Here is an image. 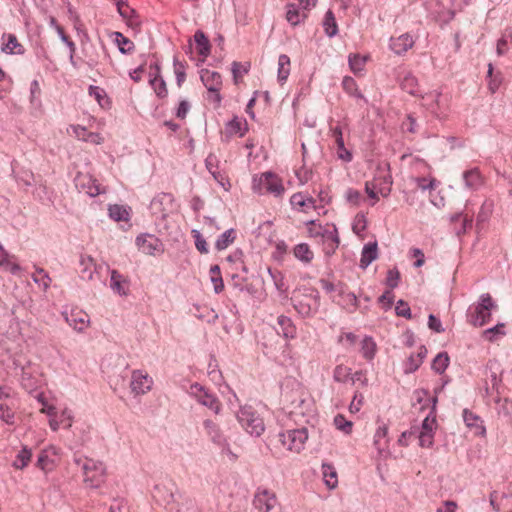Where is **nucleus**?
<instances>
[{
	"instance_id": "obj_1",
	"label": "nucleus",
	"mask_w": 512,
	"mask_h": 512,
	"mask_svg": "<svg viewBox=\"0 0 512 512\" xmlns=\"http://www.w3.org/2000/svg\"><path fill=\"white\" fill-rule=\"evenodd\" d=\"M498 305L489 293L480 295L478 302L469 307L467 317L470 324L475 327H482L491 320L492 311L496 310Z\"/></svg>"
},
{
	"instance_id": "obj_2",
	"label": "nucleus",
	"mask_w": 512,
	"mask_h": 512,
	"mask_svg": "<svg viewBox=\"0 0 512 512\" xmlns=\"http://www.w3.org/2000/svg\"><path fill=\"white\" fill-rule=\"evenodd\" d=\"M151 214L155 217V221H168L171 219L176 222L174 216H177V205L174 198L169 193H161L153 198L150 203Z\"/></svg>"
},
{
	"instance_id": "obj_3",
	"label": "nucleus",
	"mask_w": 512,
	"mask_h": 512,
	"mask_svg": "<svg viewBox=\"0 0 512 512\" xmlns=\"http://www.w3.org/2000/svg\"><path fill=\"white\" fill-rule=\"evenodd\" d=\"M74 462L81 466L84 475V482L91 488H98L104 482L105 465L90 458H75Z\"/></svg>"
},
{
	"instance_id": "obj_4",
	"label": "nucleus",
	"mask_w": 512,
	"mask_h": 512,
	"mask_svg": "<svg viewBox=\"0 0 512 512\" xmlns=\"http://www.w3.org/2000/svg\"><path fill=\"white\" fill-rule=\"evenodd\" d=\"M293 385H296V388L288 389V385L283 388L281 399L286 405L289 414L304 415L308 405L306 393L298 383L293 382Z\"/></svg>"
},
{
	"instance_id": "obj_5",
	"label": "nucleus",
	"mask_w": 512,
	"mask_h": 512,
	"mask_svg": "<svg viewBox=\"0 0 512 512\" xmlns=\"http://www.w3.org/2000/svg\"><path fill=\"white\" fill-rule=\"evenodd\" d=\"M252 189L259 195L272 194L275 197L281 196L284 192L281 180L272 172H264L259 176H254Z\"/></svg>"
},
{
	"instance_id": "obj_6",
	"label": "nucleus",
	"mask_w": 512,
	"mask_h": 512,
	"mask_svg": "<svg viewBox=\"0 0 512 512\" xmlns=\"http://www.w3.org/2000/svg\"><path fill=\"white\" fill-rule=\"evenodd\" d=\"M309 236L315 238L318 243L323 245V252L326 256H332L340 244L337 226L333 230H326L323 226H308Z\"/></svg>"
},
{
	"instance_id": "obj_7",
	"label": "nucleus",
	"mask_w": 512,
	"mask_h": 512,
	"mask_svg": "<svg viewBox=\"0 0 512 512\" xmlns=\"http://www.w3.org/2000/svg\"><path fill=\"white\" fill-rule=\"evenodd\" d=\"M307 293L292 297V304L295 310L303 318L312 317L319 309L320 295L316 289H308Z\"/></svg>"
},
{
	"instance_id": "obj_8",
	"label": "nucleus",
	"mask_w": 512,
	"mask_h": 512,
	"mask_svg": "<svg viewBox=\"0 0 512 512\" xmlns=\"http://www.w3.org/2000/svg\"><path fill=\"white\" fill-rule=\"evenodd\" d=\"M449 99L438 91H432L422 96V106L434 117L444 119L448 115Z\"/></svg>"
},
{
	"instance_id": "obj_9",
	"label": "nucleus",
	"mask_w": 512,
	"mask_h": 512,
	"mask_svg": "<svg viewBox=\"0 0 512 512\" xmlns=\"http://www.w3.org/2000/svg\"><path fill=\"white\" fill-rule=\"evenodd\" d=\"M241 426L252 436L259 437L265 430L263 419L252 407L241 408L237 413Z\"/></svg>"
},
{
	"instance_id": "obj_10",
	"label": "nucleus",
	"mask_w": 512,
	"mask_h": 512,
	"mask_svg": "<svg viewBox=\"0 0 512 512\" xmlns=\"http://www.w3.org/2000/svg\"><path fill=\"white\" fill-rule=\"evenodd\" d=\"M278 441L290 451L300 452L308 439L306 428L291 429L277 434Z\"/></svg>"
},
{
	"instance_id": "obj_11",
	"label": "nucleus",
	"mask_w": 512,
	"mask_h": 512,
	"mask_svg": "<svg viewBox=\"0 0 512 512\" xmlns=\"http://www.w3.org/2000/svg\"><path fill=\"white\" fill-rule=\"evenodd\" d=\"M200 79L208 91L212 93L210 99L215 103L220 104L222 99L219 94L222 87L221 75L218 72L203 69L200 72Z\"/></svg>"
},
{
	"instance_id": "obj_12",
	"label": "nucleus",
	"mask_w": 512,
	"mask_h": 512,
	"mask_svg": "<svg viewBox=\"0 0 512 512\" xmlns=\"http://www.w3.org/2000/svg\"><path fill=\"white\" fill-rule=\"evenodd\" d=\"M74 182L79 192L85 193L90 197H95L105 192V189L89 174L78 173Z\"/></svg>"
},
{
	"instance_id": "obj_13",
	"label": "nucleus",
	"mask_w": 512,
	"mask_h": 512,
	"mask_svg": "<svg viewBox=\"0 0 512 512\" xmlns=\"http://www.w3.org/2000/svg\"><path fill=\"white\" fill-rule=\"evenodd\" d=\"M135 243L138 249L147 255H156L164 251L162 242L153 234L142 233L136 237Z\"/></svg>"
},
{
	"instance_id": "obj_14",
	"label": "nucleus",
	"mask_w": 512,
	"mask_h": 512,
	"mask_svg": "<svg viewBox=\"0 0 512 512\" xmlns=\"http://www.w3.org/2000/svg\"><path fill=\"white\" fill-rule=\"evenodd\" d=\"M191 393L196 397L197 401L203 406L208 407L215 413L220 410V402L216 396L209 393L208 390L199 383H194L190 387Z\"/></svg>"
},
{
	"instance_id": "obj_15",
	"label": "nucleus",
	"mask_w": 512,
	"mask_h": 512,
	"mask_svg": "<svg viewBox=\"0 0 512 512\" xmlns=\"http://www.w3.org/2000/svg\"><path fill=\"white\" fill-rule=\"evenodd\" d=\"M174 486L175 485L172 482L168 483V485L157 484L154 486V499L158 503L164 504L168 510L173 504H178V502L175 501V494L173 491Z\"/></svg>"
},
{
	"instance_id": "obj_16",
	"label": "nucleus",
	"mask_w": 512,
	"mask_h": 512,
	"mask_svg": "<svg viewBox=\"0 0 512 512\" xmlns=\"http://www.w3.org/2000/svg\"><path fill=\"white\" fill-rule=\"evenodd\" d=\"M276 503V497L268 490L258 492L253 499L254 507L259 512H269Z\"/></svg>"
},
{
	"instance_id": "obj_17",
	"label": "nucleus",
	"mask_w": 512,
	"mask_h": 512,
	"mask_svg": "<svg viewBox=\"0 0 512 512\" xmlns=\"http://www.w3.org/2000/svg\"><path fill=\"white\" fill-rule=\"evenodd\" d=\"M59 449L55 446H50L40 451L37 458V467L43 471H50L55 465V460L51 456H58Z\"/></svg>"
},
{
	"instance_id": "obj_18",
	"label": "nucleus",
	"mask_w": 512,
	"mask_h": 512,
	"mask_svg": "<svg viewBox=\"0 0 512 512\" xmlns=\"http://www.w3.org/2000/svg\"><path fill=\"white\" fill-rule=\"evenodd\" d=\"M132 209L126 204H110L108 214L114 222H128L131 219Z\"/></svg>"
},
{
	"instance_id": "obj_19",
	"label": "nucleus",
	"mask_w": 512,
	"mask_h": 512,
	"mask_svg": "<svg viewBox=\"0 0 512 512\" xmlns=\"http://www.w3.org/2000/svg\"><path fill=\"white\" fill-rule=\"evenodd\" d=\"M151 379L147 374H142L141 371H133L131 380V389L136 394H144L151 388Z\"/></svg>"
},
{
	"instance_id": "obj_20",
	"label": "nucleus",
	"mask_w": 512,
	"mask_h": 512,
	"mask_svg": "<svg viewBox=\"0 0 512 512\" xmlns=\"http://www.w3.org/2000/svg\"><path fill=\"white\" fill-rule=\"evenodd\" d=\"M110 288L120 296H127L129 292V280L117 270H112L110 275Z\"/></svg>"
},
{
	"instance_id": "obj_21",
	"label": "nucleus",
	"mask_w": 512,
	"mask_h": 512,
	"mask_svg": "<svg viewBox=\"0 0 512 512\" xmlns=\"http://www.w3.org/2000/svg\"><path fill=\"white\" fill-rule=\"evenodd\" d=\"M414 44V40L411 35L409 34H402L398 37H391L390 39V48L391 50L401 55L408 51Z\"/></svg>"
},
{
	"instance_id": "obj_22",
	"label": "nucleus",
	"mask_w": 512,
	"mask_h": 512,
	"mask_svg": "<svg viewBox=\"0 0 512 512\" xmlns=\"http://www.w3.org/2000/svg\"><path fill=\"white\" fill-rule=\"evenodd\" d=\"M378 257V244L376 241L369 242L364 245L362 252L359 267L361 269H366L374 260Z\"/></svg>"
},
{
	"instance_id": "obj_23",
	"label": "nucleus",
	"mask_w": 512,
	"mask_h": 512,
	"mask_svg": "<svg viewBox=\"0 0 512 512\" xmlns=\"http://www.w3.org/2000/svg\"><path fill=\"white\" fill-rule=\"evenodd\" d=\"M277 325V333L285 339H292L296 336V326L289 317L280 315L277 319Z\"/></svg>"
},
{
	"instance_id": "obj_24",
	"label": "nucleus",
	"mask_w": 512,
	"mask_h": 512,
	"mask_svg": "<svg viewBox=\"0 0 512 512\" xmlns=\"http://www.w3.org/2000/svg\"><path fill=\"white\" fill-rule=\"evenodd\" d=\"M464 185L469 190H477L483 184V177L478 168H472L463 172Z\"/></svg>"
},
{
	"instance_id": "obj_25",
	"label": "nucleus",
	"mask_w": 512,
	"mask_h": 512,
	"mask_svg": "<svg viewBox=\"0 0 512 512\" xmlns=\"http://www.w3.org/2000/svg\"><path fill=\"white\" fill-rule=\"evenodd\" d=\"M332 136L334 137L337 145L338 157L345 162H350L352 160V154L345 148L342 130L339 126L332 129Z\"/></svg>"
},
{
	"instance_id": "obj_26",
	"label": "nucleus",
	"mask_w": 512,
	"mask_h": 512,
	"mask_svg": "<svg viewBox=\"0 0 512 512\" xmlns=\"http://www.w3.org/2000/svg\"><path fill=\"white\" fill-rule=\"evenodd\" d=\"M117 11L120 14V16L123 19H126L129 21V24L131 26H138L139 21L137 20L138 16L136 14V11L132 9L128 3L124 0H118L116 2Z\"/></svg>"
},
{
	"instance_id": "obj_27",
	"label": "nucleus",
	"mask_w": 512,
	"mask_h": 512,
	"mask_svg": "<svg viewBox=\"0 0 512 512\" xmlns=\"http://www.w3.org/2000/svg\"><path fill=\"white\" fill-rule=\"evenodd\" d=\"M427 355V349L424 345L419 347L418 353L416 355L411 354L407 360L405 365V373H413L415 372L422 364L424 358Z\"/></svg>"
},
{
	"instance_id": "obj_28",
	"label": "nucleus",
	"mask_w": 512,
	"mask_h": 512,
	"mask_svg": "<svg viewBox=\"0 0 512 512\" xmlns=\"http://www.w3.org/2000/svg\"><path fill=\"white\" fill-rule=\"evenodd\" d=\"M94 266V259L91 256L81 255L79 259V276L83 280H91Z\"/></svg>"
},
{
	"instance_id": "obj_29",
	"label": "nucleus",
	"mask_w": 512,
	"mask_h": 512,
	"mask_svg": "<svg viewBox=\"0 0 512 512\" xmlns=\"http://www.w3.org/2000/svg\"><path fill=\"white\" fill-rule=\"evenodd\" d=\"M429 401L431 402V411L422 421L420 432L434 433L433 429L436 426V405L438 398L437 396H434L430 398Z\"/></svg>"
},
{
	"instance_id": "obj_30",
	"label": "nucleus",
	"mask_w": 512,
	"mask_h": 512,
	"mask_svg": "<svg viewBox=\"0 0 512 512\" xmlns=\"http://www.w3.org/2000/svg\"><path fill=\"white\" fill-rule=\"evenodd\" d=\"M294 257L304 265H308L314 258V253L307 243H299L293 248Z\"/></svg>"
},
{
	"instance_id": "obj_31",
	"label": "nucleus",
	"mask_w": 512,
	"mask_h": 512,
	"mask_svg": "<svg viewBox=\"0 0 512 512\" xmlns=\"http://www.w3.org/2000/svg\"><path fill=\"white\" fill-rule=\"evenodd\" d=\"M306 17H307V14H306L305 10L301 9V7L299 5H296V4L287 5L286 19L291 25H293V26L298 25Z\"/></svg>"
},
{
	"instance_id": "obj_32",
	"label": "nucleus",
	"mask_w": 512,
	"mask_h": 512,
	"mask_svg": "<svg viewBox=\"0 0 512 512\" xmlns=\"http://www.w3.org/2000/svg\"><path fill=\"white\" fill-rule=\"evenodd\" d=\"M150 84L158 97L164 98L167 96L168 91L166 88V83L164 79L160 76V68L157 64H155V74L150 79Z\"/></svg>"
},
{
	"instance_id": "obj_33",
	"label": "nucleus",
	"mask_w": 512,
	"mask_h": 512,
	"mask_svg": "<svg viewBox=\"0 0 512 512\" xmlns=\"http://www.w3.org/2000/svg\"><path fill=\"white\" fill-rule=\"evenodd\" d=\"M169 512H202L196 501L190 497H184L181 503L173 504Z\"/></svg>"
},
{
	"instance_id": "obj_34",
	"label": "nucleus",
	"mask_w": 512,
	"mask_h": 512,
	"mask_svg": "<svg viewBox=\"0 0 512 512\" xmlns=\"http://www.w3.org/2000/svg\"><path fill=\"white\" fill-rule=\"evenodd\" d=\"M291 205L301 211L314 208V200L302 193H295L290 198Z\"/></svg>"
},
{
	"instance_id": "obj_35",
	"label": "nucleus",
	"mask_w": 512,
	"mask_h": 512,
	"mask_svg": "<svg viewBox=\"0 0 512 512\" xmlns=\"http://www.w3.org/2000/svg\"><path fill=\"white\" fill-rule=\"evenodd\" d=\"M237 232L234 228H230L219 235L215 242V248L218 251L228 248L236 239Z\"/></svg>"
},
{
	"instance_id": "obj_36",
	"label": "nucleus",
	"mask_w": 512,
	"mask_h": 512,
	"mask_svg": "<svg viewBox=\"0 0 512 512\" xmlns=\"http://www.w3.org/2000/svg\"><path fill=\"white\" fill-rule=\"evenodd\" d=\"M449 355L443 351L438 353L432 361L431 369L437 374H443L449 365Z\"/></svg>"
},
{
	"instance_id": "obj_37",
	"label": "nucleus",
	"mask_w": 512,
	"mask_h": 512,
	"mask_svg": "<svg viewBox=\"0 0 512 512\" xmlns=\"http://www.w3.org/2000/svg\"><path fill=\"white\" fill-rule=\"evenodd\" d=\"M66 321L76 331H82L89 322L88 316L86 314H82L81 312H72L69 316H66Z\"/></svg>"
},
{
	"instance_id": "obj_38",
	"label": "nucleus",
	"mask_w": 512,
	"mask_h": 512,
	"mask_svg": "<svg viewBox=\"0 0 512 512\" xmlns=\"http://www.w3.org/2000/svg\"><path fill=\"white\" fill-rule=\"evenodd\" d=\"M218 163H219V160H218L217 156L212 153H210L205 160L206 168L211 173V175L214 177V179L217 182H219L221 185H224L222 182L224 180V177L218 171Z\"/></svg>"
},
{
	"instance_id": "obj_39",
	"label": "nucleus",
	"mask_w": 512,
	"mask_h": 512,
	"mask_svg": "<svg viewBox=\"0 0 512 512\" xmlns=\"http://www.w3.org/2000/svg\"><path fill=\"white\" fill-rule=\"evenodd\" d=\"M194 40L197 45L198 53L203 57H207L210 53V43L204 32L197 30L194 34Z\"/></svg>"
},
{
	"instance_id": "obj_40",
	"label": "nucleus",
	"mask_w": 512,
	"mask_h": 512,
	"mask_svg": "<svg viewBox=\"0 0 512 512\" xmlns=\"http://www.w3.org/2000/svg\"><path fill=\"white\" fill-rule=\"evenodd\" d=\"M2 51L9 54H23V46L18 42L14 34L7 35V42L3 43Z\"/></svg>"
},
{
	"instance_id": "obj_41",
	"label": "nucleus",
	"mask_w": 512,
	"mask_h": 512,
	"mask_svg": "<svg viewBox=\"0 0 512 512\" xmlns=\"http://www.w3.org/2000/svg\"><path fill=\"white\" fill-rule=\"evenodd\" d=\"M342 86L346 93H348L349 95H351L357 99L363 100L365 103H367L366 98L358 90L357 84L352 77H349V76L344 77L343 81H342Z\"/></svg>"
},
{
	"instance_id": "obj_42",
	"label": "nucleus",
	"mask_w": 512,
	"mask_h": 512,
	"mask_svg": "<svg viewBox=\"0 0 512 512\" xmlns=\"http://www.w3.org/2000/svg\"><path fill=\"white\" fill-rule=\"evenodd\" d=\"M290 74V58L286 54H281L278 58V81L283 83Z\"/></svg>"
},
{
	"instance_id": "obj_43",
	"label": "nucleus",
	"mask_w": 512,
	"mask_h": 512,
	"mask_svg": "<svg viewBox=\"0 0 512 512\" xmlns=\"http://www.w3.org/2000/svg\"><path fill=\"white\" fill-rule=\"evenodd\" d=\"M324 30L327 36L333 37L338 32L337 23L335 20V16L331 10H328L325 14L323 21Z\"/></svg>"
},
{
	"instance_id": "obj_44",
	"label": "nucleus",
	"mask_w": 512,
	"mask_h": 512,
	"mask_svg": "<svg viewBox=\"0 0 512 512\" xmlns=\"http://www.w3.org/2000/svg\"><path fill=\"white\" fill-rule=\"evenodd\" d=\"M322 473L325 478V483L329 488H334L337 485V472L331 464H322Z\"/></svg>"
},
{
	"instance_id": "obj_45",
	"label": "nucleus",
	"mask_w": 512,
	"mask_h": 512,
	"mask_svg": "<svg viewBox=\"0 0 512 512\" xmlns=\"http://www.w3.org/2000/svg\"><path fill=\"white\" fill-rule=\"evenodd\" d=\"M0 267L5 269L6 271L11 272L12 274H16L20 271V266L15 263H11L9 260L8 252L3 248L0 244Z\"/></svg>"
},
{
	"instance_id": "obj_46",
	"label": "nucleus",
	"mask_w": 512,
	"mask_h": 512,
	"mask_svg": "<svg viewBox=\"0 0 512 512\" xmlns=\"http://www.w3.org/2000/svg\"><path fill=\"white\" fill-rule=\"evenodd\" d=\"M463 420L467 427L480 428L482 433L485 432V428L481 425L482 420L480 419V417L471 412L469 409L463 410Z\"/></svg>"
},
{
	"instance_id": "obj_47",
	"label": "nucleus",
	"mask_w": 512,
	"mask_h": 512,
	"mask_svg": "<svg viewBox=\"0 0 512 512\" xmlns=\"http://www.w3.org/2000/svg\"><path fill=\"white\" fill-rule=\"evenodd\" d=\"M115 42L122 54L131 53L134 50V43L120 32H115Z\"/></svg>"
},
{
	"instance_id": "obj_48",
	"label": "nucleus",
	"mask_w": 512,
	"mask_h": 512,
	"mask_svg": "<svg viewBox=\"0 0 512 512\" xmlns=\"http://www.w3.org/2000/svg\"><path fill=\"white\" fill-rule=\"evenodd\" d=\"M32 457L31 449L24 446L17 454L16 459L13 463L14 467L17 469H23L26 467Z\"/></svg>"
},
{
	"instance_id": "obj_49",
	"label": "nucleus",
	"mask_w": 512,
	"mask_h": 512,
	"mask_svg": "<svg viewBox=\"0 0 512 512\" xmlns=\"http://www.w3.org/2000/svg\"><path fill=\"white\" fill-rule=\"evenodd\" d=\"M498 404V413L502 415L507 422L512 424V400L505 398L503 402L500 399L496 400Z\"/></svg>"
},
{
	"instance_id": "obj_50",
	"label": "nucleus",
	"mask_w": 512,
	"mask_h": 512,
	"mask_svg": "<svg viewBox=\"0 0 512 512\" xmlns=\"http://www.w3.org/2000/svg\"><path fill=\"white\" fill-rule=\"evenodd\" d=\"M191 234H192V237L194 239V244H195L196 249L201 254H208L209 253V247H208V244L206 242V239H205L204 235L199 230H197V229H193L191 231Z\"/></svg>"
},
{
	"instance_id": "obj_51",
	"label": "nucleus",
	"mask_w": 512,
	"mask_h": 512,
	"mask_svg": "<svg viewBox=\"0 0 512 512\" xmlns=\"http://www.w3.org/2000/svg\"><path fill=\"white\" fill-rule=\"evenodd\" d=\"M361 351L365 359L371 360L374 358L376 353V343L373 341L371 337L366 336L362 340Z\"/></svg>"
},
{
	"instance_id": "obj_52",
	"label": "nucleus",
	"mask_w": 512,
	"mask_h": 512,
	"mask_svg": "<svg viewBox=\"0 0 512 512\" xmlns=\"http://www.w3.org/2000/svg\"><path fill=\"white\" fill-rule=\"evenodd\" d=\"M174 74L176 76V83L181 87L186 79V63L179 61L176 57L173 60Z\"/></svg>"
},
{
	"instance_id": "obj_53",
	"label": "nucleus",
	"mask_w": 512,
	"mask_h": 512,
	"mask_svg": "<svg viewBox=\"0 0 512 512\" xmlns=\"http://www.w3.org/2000/svg\"><path fill=\"white\" fill-rule=\"evenodd\" d=\"M512 38V30L506 29L501 38L497 41L496 53L498 56H503L508 51V40Z\"/></svg>"
},
{
	"instance_id": "obj_54",
	"label": "nucleus",
	"mask_w": 512,
	"mask_h": 512,
	"mask_svg": "<svg viewBox=\"0 0 512 512\" xmlns=\"http://www.w3.org/2000/svg\"><path fill=\"white\" fill-rule=\"evenodd\" d=\"M0 419L8 425L15 423V413L7 403H0Z\"/></svg>"
},
{
	"instance_id": "obj_55",
	"label": "nucleus",
	"mask_w": 512,
	"mask_h": 512,
	"mask_svg": "<svg viewBox=\"0 0 512 512\" xmlns=\"http://www.w3.org/2000/svg\"><path fill=\"white\" fill-rule=\"evenodd\" d=\"M13 173H15L16 180L19 182V184L29 187L32 186L34 182V175L29 170H20L19 172H16L13 168Z\"/></svg>"
},
{
	"instance_id": "obj_56",
	"label": "nucleus",
	"mask_w": 512,
	"mask_h": 512,
	"mask_svg": "<svg viewBox=\"0 0 512 512\" xmlns=\"http://www.w3.org/2000/svg\"><path fill=\"white\" fill-rule=\"evenodd\" d=\"M334 425L335 427L344 432L345 434H350L352 431L353 423L345 418L342 414H337L334 417Z\"/></svg>"
},
{
	"instance_id": "obj_57",
	"label": "nucleus",
	"mask_w": 512,
	"mask_h": 512,
	"mask_svg": "<svg viewBox=\"0 0 512 512\" xmlns=\"http://www.w3.org/2000/svg\"><path fill=\"white\" fill-rule=\"evenodd\" d=\"M365 62L366 57L360 56L358 54H353L349 56V66L355 74L363 71Z\"/></svg>"
},
{
	"instance_id": "obj_58",
	"label": "nucleus",
	"mask_w": 512,
	"mask_h": 512,
	"mask_svg": "<svg viewBox=\"0 0 512 512\" xmlns=\"http://www.w3.org/2000/svg\"><path fill=\"white\" fill-rule=\"evenodd\" d=\"M493 202L491 200H486L481 208H480V211L478 213V223H484V222H487L489 220V217L493 211Z\"/></svg>"
},
{
	"instance_id": "obj_59",
	"label": "nucleus",
	"mask_w": 512,
	"mask_h": 512,
	"mask_svg": "<svg viewBox=\"0 0 512 512\" xmlns=\"http://www.w3.org/2000/svg\"><path fill=\"white\" fill-rule=\"evenodd\" d=\"M376 179L378 180V188H377L378 194L382 195L383 197H387L391 191V188H390V186L392 184L391 176L385 175L382 178H376Z\"/></svg>"
},
{
	"instance_id": "obj_60",
	"label": "nucleus",
	"mask_w": 512,
	"mask_h": 512,
	"mask_svg": "<svg viewBox=\"0 0 512 512\" xmlns=\"http://www.w3.org/2000/svg\"><path fill=\"white\" fill-rule=\"evenodd\" d=\"M487 76L489 78V90L491 93H495L500 87L502 78L500 74L493 76V65L491 63L488 65Z\"/></svg>"
},
{
	"instance_id": "obj_61",
	"label": "nucleus",
	"mask_w": 512,
	"mask_h": 512,
	"mask_svg": "<svg viewBox=\"0 0 512 512\" xmlns=\"http://www.w3.org/2000/svg\"><path fill=\"white\" fill-rule=\"evenodd\" d=\"M399 281H400V272H399V270L396 267H394L392 269H389L387 271V277H386L385 284L391 290H393V289L398 287Z\"/></svg>"
},
{
	"instance_id": "obj_62",
	"label": "nucleus",
	"mask_w": 512,
	"mask_h": 512,
	"mask_svg": "<svg viewBox=\"0 0 512 512\" xmlns=\"http://www.w3.org/2000/svg\"><path fill=\"white\" fill-rule=\"evenodd\" d=\"M504 324L498 323L497 325L486 329L483 332V337L487 339L488 341L492 342L494 341L499 335H504Z\"/></svg>"
},
{
	"instance_id": "obj_63",
	"label": "nucleus",
	"mask_w": 512,
	"mask_h": 512,
	"mask_svg": "<svg viewBox=\"0 0 512 512\" xmlns=\"http://www.w3.org/2000/svg\"><path fill=\"white\" fill-rule=\"evenodd\" d=\"M402 89L408 92L409 94H416L417 90V79L413 75H407L404 77L401 83Z\"/></svg>"
},
{
	"instance_id": "obj_64",
	"label": "nucleus",
	"mask_w": 512,
	"mask_h": 512,
	"mask_svg": "<svg viewBox=\"0 0 512 512\" xmlns=\"http://www.w3.org/2000/svg\"><path fill=\"white\" fill-rule=\"evenodd\" d=\"M395 313L397 316L404 317L406 319L412 318L411 309L408 303L402 299H400L395 307Z\"/></svg>"
}]
</instances>
